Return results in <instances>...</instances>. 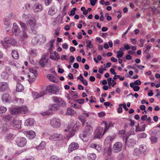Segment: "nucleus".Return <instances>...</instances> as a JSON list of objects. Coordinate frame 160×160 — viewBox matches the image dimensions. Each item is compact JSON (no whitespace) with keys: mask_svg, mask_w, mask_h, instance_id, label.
I'll list each match as a JSON object with an SVG mask.
<instances>
[{"mask_svg":"<svg viewBox=\"0 0 160 160\" xmlns=\"http://www.w3.org/2000/svg\"><path fill=\"white\" fill-rule=\"evenodd\" d=\"M12 58L15 59H18L19 58V54L18 52L15 50H13L11 52Z\"/></svg>","mask_w":160,"mask_h":160,"instance_id":"nucleus-29","label":"nucleus"},{"mask_svg":"<svg viewBox=\"0 0 160 160\" xmlns=\"http://www.w3.org/2000/svg\"><path fill=\"white\" fill-rule=\"evenodd\" d=\"M59 90V87L56 85L53 84L47 86L45 91H46V92H48L53 94H56V93L58 92Z\"/></svg>","mask_w":160,"mask_h":160,"instance_id":"nucleus-2","label":"nucleus"},{"mask_svg":"<svg viewBox=\"0 0 160 160\" xmlns=\"http://www.w3.org/2000/svg\"><path fill=\"white\" fill-rule=\"evenodd\" d=\"M90 1L91 4L92 6H94L95 5L97 0H90Z\"/></svg>","mask_w":160,"mask_h":160,"instance_id":"nucleus-58","label":"nucleus"},{"mask_svg":"<svg viewBox=\"0 0 160 160\" xmlns=\"http://www.w3.org/2000/svg\"><path fill=\"white\" fill-rule=\"evenodd\" d=\"M15 100L16 101L17 103L19 105H21L23 104L24 102V100L22 99L18 98H16L15 99Z\"/></svg>","mask_w":160,"mask_h":160,"instance_id":"nucleus-44","label":"nucleus"},{"mask_svg":"<svg viewBox=\"0 0 160 160\" xmlns=\"http://www.w3.org/2000/svg\"><path fill=\"white\" fill-rule=\"evenodd\" d=\"M146 126L145 124H143L140 127L139 125L136 126L135 128L136 132H142L145 130Z\"/></svg>","mask_w":160,"mask_h":160,"instance_id":"nucleus-31","label":"nucleus"},{"mask_svg":"<svg viewBox=\"0 0 160 160\" xmlns=\"http://www.w3.org/2000/svg\"><path fill=\"white\" fill-rule=\"evenodd\" d=\"M2 98L3 101L8 102L11 100V97L8 93H4L2 95Z\"/></svg>","mask_w":160,"mask_h":160,"instance_id":"nucleus-21","label":"nucleus"},{"mask_svg":"<svg viewBox=\"0 0 160 160\" xmlns=\"http://www.w3.org/2000/svg\"><path fill=\"white\" fill-rule=\"evenodd\" d=\"M19 23L23 31H26L27 29V28L25 24L21 21L19 22Z\"/></svg>","mask_w":160,"mask_h":160,"instance_id":"nucleus-43","label":"nucleus"},{"mask_svg":"<svg viewBox=\"0 0 160 160\" xmlns=\"http://www.w3.org/2000/svg\"><path fill=\"white\" fill-rule=\"evenodd\" d=\"M75 134V133L74 132L72 131L70 132L69 134L67 135V138H68V140L69 139L73 137Z\"/></svg>","mask_w":160,"mask_h":160,"instance_id":"nucleus-49","label":"nucleus"},{"mask_svg":"<svg viewBox=\"0 0 160 160\" xmlns=\"http://www.w3.org/2000/svg\"><path fill=\"white\" fill-rule=\"evenodd\" d=\"M20 108L19 107L12 108L9 110L10 113L13 115H17L20 114Z\"/></svg>","mask_w":160,"mask_h":160,"instance_id":"nucleus-15","label":"nucleus"},{"mask_svg":"<svg viewBox=\"0 0 160 160\" xmlns=\"http://www.w3.org/2000/svg\"><path fill=\"white\" fill-rule=\"evenodd\" d=\"M23 133L29 139H32L36 136L35 132L32 130L24 131Z\"/></svg>","mask_w":160,"mask_h":160,"instance_id":"nucleus-8","label":"nucleus"},{"mask_svg":"<svg viewBox=\"0 0 160 160\" xmlns=\"http://www.w3.org/2000/svg\"><path fill=\"white\" fill-rule=\"evenodd\" d=\"M46 94V92L45 90H43L41 91L39 93L36 92H32V95L34 98H37L43 96Z\"/></svg>","mask_w":160,"mask_h":160,"instance_id":"nucleus-13","label":"nucleus"},{"mask_svg":"<svg viewBox=\"0 0 160 160\" xmlns=\"http://www.w3.org/2000/svg\"><path fill=\"white\" fill-rule=\"evenodd\" d=\"M33 8L35 12H39L42 9V6L41 4L36 3L34 5Z\"/></svg>","mask_w":160,"mask_h":160,"instance_id":"nucleus-19","label":"nucleus"},{"mask_svg":"<svg viewBox=\"0 0 160 160\" xmlns=\"http://www.w3.org/2000/svg\"><path fill=\"white\" fill-rule=\"evenodd\" d=\"M87 47L89 48H91L93 47L91 41L90 40H88L86 42Z\"/></svg>","mask_w":160,"mask_h":160,"instance_id":"nucleus-46","label":"nucleus"},{"mask_svg":"<svg viewBox=\"0 0 160 160\" xmlns=\"http://www.w3.org/2000/svg\"><path fill=\"white\" fill-rule=\"evenodd\" d=\"M95 149H96L98 151H100L101 150V146L99 145H97Z\"/></svg>","mask_w":160,"mask_h":160,"instance_id":"nucleus-62","label":"nucleus"},{"mask_svg":"<svg viewBox=\"0 0 160 160\" xmlns=\"http://www.w3.org/2000/svg\"><path fill=\"white\" fill-rule=\"evenodd\" d=\"M114 138L111 136H108L105 140V142L108 143L109 145H111V142L114 140Z\"/></svg>","mask_w":160,"mask_h":160,"instance_id":"nucleus-34","label":"nucleus"},{"mask_svg":"<svg viewBox=\"0 0 160 160\" xmlns=\"http://www.w3.org/2000/svg\"><path fill=\"white\" fill-rule=\"evenodd\" d=\"M147 136V135L145 133H142L138 134L137 136V138H145Z\"/></svg>","mask_w":160,"mask_h":160,"instance_id":"nucleus-41","label":"nucleus"},{"mask_svg":"<svg viewBox=\"0 0 160 160\" xmlns=\"http://www.w3.org/2000/svg\"><path fill=\"white\" fill-rule=\"evenodd\" d=\"M7 110L6 107L1 106L0 107V114L5 113Z\"/></svg>","mask_w":160,"mask_h":160,"instance_id":"nucleus-42","label":"nucleus"},{"mask_svg":"<svg viewBox=\"0 0 160 160\" xmlns=\"http://www.w3.org/2000/svg\"><path fill=\"white\" fill-rule=\"evenodd\" d=\"M12 31L16 35H19L20 34V29L16 23H13V26L12 29Z\"/></svg>","mask_w":160,"mask_h":160,"instance_id":"nucleus-17","label":"nucleus"},{"mask_svg":"<svg viewBox=\"0 0 160 160\" xmlns=\"http://www.w3.org/2000/svg\"><path fill=\"white\" fill-rule=\"evenodd\" d=\"M76 112L71 108H67L66 112L65 113L66 115L72 116Z\"/></svg>","mask_w":160,"mask_h":160,"instance_id":"nucleus-25","label":"nucleus"},{"mask_svg":"<svg viewBox=\"0 0 160 160\" xmlns=\"http://www.w3.org/2000/svg\"><path fill=\"white\" fill-rule=\"evenodd\" d=\"M106 115L105 113L103 112H101L98 113V115L99 117L102 118L104 117Z\"/></svg>","mask_w":160,"mask_h":160,"instance_id":"nucleus-59","label":"nucleus"},{"mask_svg":"<svg viewBox=\"0 0 160 160\" xmlns=\"http://www.w3.org/2000/svg\"><path fill=\"white\" fill-rule=\"evenodd\" d=\"M74 58L73 56H71L70 57V60L69 61V63L71 64L72 62H74Z\"/></svg>","mask_w":160,"mask_h":160,"instance_id":"nucleus-61","label":"nucleus"},{"mask_svg":"<svg viewBox=\"0 0 160 160\" xmlns=\"http://www.w3.org/2000/svg\"><path fill=\"white\" fill-rule=\"evenodd\" d=\"M87 156L88 159L90 160H94L96 158V155L93 153H89Z\"/></svg>","mask_w":160,"mask_h":160,"instance_id":"nucleus-35","label":"nucleus"},{"mask_svg":"<svg viewBox=\"0 0 160 160\" xmlns=\"http://www.w3.org/2000/svg\"><path fill=\"white\" fill-rule=\"evenodd\" d=\"M12 118V117L11 115H8L2 118L3 120L6 122H7L10 120Z\"/></svg>","mask_w":160,"mask_h":160,"instance_id":"nucleus-39","label":"nucleus"},{"mask_svg":"<svg viewBox=\"0 0 160 160\" xmlns=\"http://www.w3.org/2000/svg\"><path fill=\"white\" fill-rule=\"evenodd\" d=\"M28 23L31 26L32 24H35V23H36V21L35 19L32 18L29 20L28 21Z\"/></svg>","mask_w":160,"mask_h":160,"instance_id":"nucleus-52","label":"nucleus"},{"mask_svg":"<svg viewBox=\"0 0 160 160\" xmlns=\"http://www.w3.org/2000/svg\"><path fill=\"white\" fill-rule=\"evenodd\" d=\"M136 143V141L133 139L127 138L126 139V144L128 147L134 146Z\"/></svg>","mask_w":160,"mask_h":160,"instance_id":"nucleus-18","label":"nucleus"},{"mask_svg":"<svg viewBox=\"0 0 160 160\" xmlns=\"http://www.w3.org/2000/svg\"><path fill=\"white\" fill-rule=\"evenodd\" d=\"M76 10V8H73L70 11V13L69 14V16H73L75 14V11Z\"/></svg>","mask_w":160,"mask_h":160,"instance_id":"nucleus-48","label":"nucleus"},{"mask_svg":"<svg viewBox=\"0 0 160 160\" xmlns=\"http://www.w3.org/2000/svg\"><path fill=\"white\" fill-rule=\"evenodd\" d=\"M57 12V9L54 7H52L49 8L48 12V14L53 15Z\"/></svg>","mask_w":160,"mask_h":160,"instance_id":"nucleus-27","label":"nucleus"},{"mask_svg":"<svg viewBox=\"0 0 160 160\" xmlns=\"http://www.w3.org/2000/svg\"><path fill=\"white\" fill-rule=\"evenodd\" d=\"M62 48L64 49H67L68 48V44L66 43H64L62 45Z\"/></svg>","mask_w":160,"mask_h":160,"instance_id":"nucleus-64","label":"nucleus"},{"mask_svg":"<svg viewBox=\"0 0 160 160\" xmlns=\"http://www.w3.org/2000/svg\"><path fill=\"white\" fill-rule=\"evenodd\" d=\"M78 125H75L72 128L71 130V131L74 132L78 130Z\"/></svg>","mask_w":160,"mask_h":160,"instance_id":"nucleus-53","label":"nucleus"},{"mask_svg":"<svg viewBox=\"0 0 160 160\" xmlns=\"http://www.w3.org/2000/svg\"><path fill=\"white\" fill-rule=\"evenodd\" d=\"M77 102L80 104H83L84 102V99H78L76 100Z\"/></svg>","mask_w":160,"mask_h":160,"instance_id":"nucleus-55","label":"nucleus"},{"mask_svg":"<svg viewBox=\"0 0 160 160\" xmlns=\"http://www.w3.org/2000/svg\"><path fill=\"white\" fill-rule=\"evenodd\" d=\"M62 135L55 133L51 136L49 139L51 141H58L62 139Z\"/></svg>","mask_w":160,"mask_h":160,"instance_id":"nucleus-11","label":"nucleus"},{"mask_svg":"<svg viewBox=\"0 0 160 160\" xmlns=\"http://www.w3.org/2000/svg\"><path fill=\"white\" fill-rule=\"evenodd\" d=\"M10 64L11 65H14L17 67H19V63H18L17 62L15 61H14L13 62H10Z\"/></svg>","mask_w":160,"mask_h":160,"instance_id":"nucleus-56","label":"nucleus"},{"mask_svg":"<svg viewBox=\"0 0 160 160\" xmlns=\"http://www.w3.org/2000/svg\"><path fill=\"white\" fill-rule=\"evenodd\" d=\"M124 51V49L123 48L121 47L120 48L119 51L117 52V57L118 58H122L124 54V52L123 51Z\"/></svg>","mask_w":160,"mask_h":160,"instance_id":"nucleus-28","label":"nucleus"},{"mask_svg":"<svg viewBox=\"0 0 160 160\" xmlns=\"http://www.w3.org/2000/svg\"><path fill=\"white\" fill-rule=\"evenodd\" d=\"M146 148L143 146H141L140 147L139 151L141 153H143L146 151Z\"/></svg>","mask_w":160,"mask_h":160,"instance_id":"nucleus-45","label":"nucleus"},{"mask_svg":"<svg viewBox=\"0 0 160 160\" xmlns=\"http://www.w3.org/2000/svg\"><path fill=\"white\" fill-rule=\"evenodd\" d=\"M112 148L111 144L109 145L108 146L104 148L103 151V155L105 156H110L112 154Z\"/></svg>","mask_w":160,"mask_h":160,"instance_id":"nucleus-12","label":"nucleus"},{"mask_svg":"<svg viewBox=\"0 0 160 160\" xmlns=\"http://www.w3.org/2000/svg\"><path fill=\"white\" fill-rule=\"evenodd\" d=\"M29 70L31 73L33 74L35 77H37L38 76V71L34 69L30 68L29 69Z\"/></svg>","mask_w":160,"mask_h":160,"instance_id":"nucleus-38","label":"nucleus"},{"mask_svg":"<svg viewBox=\"0 0 160 160\" xmlns=\"http://www.w3.org/2000/svg\"><path fill=\"white\" fill-rule=\"evenodd\" d=\"M27 142V139L23 137L18 138L16 141L17 144L20 147H22L25 146Z\"/></svg>","mask_w":160,"mask_h":160,"instance_id":"nucleus-5","label":"nucleus"},{"mask_svg":"<svg viewBox=\"0 0 160 160\" xmlns=\"http://www.w3.org/2000/svg\"><path fill=\"white\" fill-rule=\"evenodd\" d=\"M108 84L110 88L111 87H113L115 86L117 82L116 81H115L114 80H112L111 78H108L107 79Z\"/></svg>","mask_w":160,"mask_h":160,"instance_id":"nucleus-23","label":"nucleus"},{"mask_svg":"<svg viewBox=\"0 0 160 160\" xmlns=\"http://www.w3.org/2000/svg\"><path fill=\"white\" fill-rule=\"evenodd\" d=\"M119 106H122L126 111L128 110V108L127 107L126 103L125 102H123L122 104H120L119 105Z\"/></svg>","mask_w":160,"mask_h":160,"instance_id":"nucleus-54","label":"nucleus"},{"mask_svg":"<svg viewBox=\"0 0 160 160\" xmlns=\"http://www.w3.org/2000/svg\"><path fill=\"white\" fill-rule=\"evenodd\" d=\"M30 28L32 31H36L38 28L36 25V23H35V24H32V25L30 26Z\"/></svg>","mask_w":160,"mask_h":160,"instance_id":"nucleus-50","label":"nucleus"},{"mask_svg":"<svg viewBox=\"0 0 160 160\" xmlns=\"http://www.w3.org/2000/svg\"><path fill=\"white\" fill-rule=\"evenodd\" d=\"M50 160H62V159L58 158L57 156L52 155L51 157Z\"/></svg>","mask_w":160,"mask_h":160,"instance_id":"nucleus-51","label":"nucleus"},{"mask_svg":"<svg viewBox=\"0 0 160 160\" xmlns=\"http://www.w3.org/2000/svg\"><path fill=\"white\" fill-rule=\"evenodd\" d=\"M79 147L78 143L75 142L72 143L69 146L68 152H70L72 151L78 149Z\"/></svg>","mask_w":160,"mask_h":160,"instance_id":"nucleus-16","label":"nucleus"},{"mask_svg":"<svg viewBox=\"0 0 160 160\" xmlns=\"http://www.w3.org/2000/svg\"><path fill=\"white\" fill-rule=\"evenodd\" d=\"M103 124L105 125L104 133H105L108 130L109 128L113 127H114V123L112 122H109L108 125L107 122L106 121H103L101 122V124Z\"/></svg>","mask_w":160,"mask_h":160,"instance_id":"nucleus-10","label":"nucleus"},{"mask_svg":"<svg viewBox=\"0 0 160 160\" xmlns=\"http://www.w3.org/2000/svg\"><path fill=\"white\" fill-rule=\"evenodd\" d=\"M34 123V121L32 118H28L27 119L24 123V125L28 126L32 125Z\"/></svg>","mask_w":160,"mask_h":160,"instance_id":"nucleus-26","label":"nucleus"},{"mask_svg":"<svg viewBox=\"0 0 160 160\" xmlns=\"http://www.w3.org/2000/svg\"><path fill=\"white\" fill-rule=\"evenodd\" d=\"M5 42L7 44L15 45L17 44L15 40L10 37H6L4 39Z\"/></svg>","mask_w":160,"mask_h":160,"instance_id":"nucleus-14","label":"nucleus"},{"mask_svg":"<svg viewBox=\"0 0 160 160\" xmlns=\"http://www.w3.org/2000/svg\"><path fill=\"white\" fill-rule=\"evenodd\" d=\"M52 111L50 109L47 111L43 112L41 113V114L43 116H48L52 114Z\"/></svg>","mask_w":160,"mask_h":160,"instance_id":"nucleus-37","label":"nucleus"},{"mask_svg":"<svg viewBox=\"0 0 160 160\" xmlns=\"http://www.w3.org/2000/svg\"><path fill=\"white\" fill-rule=\"evenodd\" d=\"M46 145V142L44 141H42L36 148L38 150L43 149L45 148Z\"/></svg>","mask_w":160,"mask_h":160,"instance_id":"nucleus-32","label":"nucleus"},{"mask_svg":"<svg viewBox=\"0 0 160 160\" xmlns=\"http://www.w3.org/2000/svg\"><path fill=\"white\" fill-rule=\"evenodd\" d=\"M91 114V112L85 111L78 117V119L80 120L83 125H84L86 121V118L89 117Z\"/></svg>","mask_w":160,"mask_h":160,"instance_id":"nucleus-6","label":"nucleus"},{"mask_svg":"<svg viewBox=\"0 0 160 160\" xmlns=\"http://www.w3.org/2000/svg\"><path fill=\"white\" fill-rule=\"evenodd\" d=\"M25 31H23L22 32V34L20 35V37L22 40H24L27 39L28 37V36L26 34Z\"/></svg>","mask_w":160,"mask_h":160,"instance_id":"nucleus-36","label":"nucleus"},{"mask_svg":"<svg viewBox=\"0 0 160 160\" xmlns=\"http://www.w3.org/2000/svg\"><path fill=\"white\" fill-rule=\"evenodd\" d=\"M9 89V85L6 82H0V92H3Z\"/></svg>","mask_w":160,"mask_h":160,"instance_id":"nucleus-9","label":"nucleus"},{"mask_svg":"<svg viewBox=\"0 0 160 160\" xmlns=\"http://www.w3.org/2000/svg\"><path fill=\"white\" fill-rule=\"evenodd\" d=\"M150 140L152 143H155L157 142L158 139L156 137L153 136L151 137Z\"/></svg>","mask_w":160,"mask_h":160,"instance_id":"nucleus-47","label":"nucleus"},{"mask_svg":"<svg viewBox=\"0 0 160 160\" xmlns=\"http://www.w3.org/2000/svg\"><path fill=\"white\" fill-rule=\"evenodd\" d=\"M20 108L21 111H20V113L25 114L28 112L29 111V110L26 106H22Z\"/></svg>","mask_w":160,"mask_h":160,"instance_id":"nucleus-30","label":"nucleus"},{"mask_svg":"<svg viewBox=\"0 0 160 160\" xmlns=\"http://www.w3.org/2000/svg\"><path fill=\"white\" fill-rule=\"evenodd\" d=\"M59 107V105L58 104H55L52 105L51 107V110L55 111L58 109Z\"/></svg>","mask_w":160,"mask_h":160,"instance_id":"nucleus-40","label":"nucleus"},{"mask_svg":"<svg viewBox=\"0 0 160 160\" xmlns=\"http://www.w3.org/2000/svg\"><path fill=\"white\" fill-rule=\"evenodd\" d=\"M13 126L16 128L19 129L21 127V121L17 119H14L13 121Z\"/></svg>","mask_w":160,"mask_h":160,"instance_id":"nucleus-20","label":"nucleus"},{"mask_svg":"<svg viewBox=\"0 0 160 160\" xmlns=\"http://www.w3.org/2000/svg\"><path fill=\"white\" fill-rule=\"evenodd\" d=\"M50 124L53 128H59L61 125V121L60 119L57 118H53L50 120Z\"/></svg>","mask_w":160,"mask_h":160,"instance_id":"nucleus-3","label":"nucleus"},{"mask_svg":"<svg viewBox=\"0 0 160 160\" xmlns=\"http://www.w3.org/2000/svg\"><path fill=\"white\" fill-rule=\"evenodd\" d=\"M103 128L102 127H99L97 129L95 132L94 137L95 138H102L105 133H104Z\"/></svg>","mask_w":160,"mask_h":160,"instance_id":"nucleus-4","label":"nucleus"},{"mask_svg":"<svg viewBox=\"0 0 160 160\" xmlns=\"http://www.w3.org/2000/svg\"><path fill=\"white\" fill-rule=\"evenodd\" d=\"M105 16L107 18V19L108 21H110L112 19V18L109 15L108 13H106L105 14Z\"/></svg>","mask_w":160,"mask_h":160,"instance_id":"nucleus-60","label":"nucleus"},{"mask_svg":"<svg viewBox=\"0 0 160 160\" xmlns=\"http://www.w3.org/2000/svg\"><path fill=\"white\" fill-rule=\"evenodd\" d=\"M24 89L23 86L19 83L17 84L16 91L17 92H21Z\"/></svg>","mask_w":160,"mask_h":160,"instance_id":"nucleus-33","label":"nucleus"},{"mask_svg":"<svg viewBox=\"0 0 160 160\" xmlns=\"http://www.w3.org/2000/svg\"><path fill=\"white\" fill-rule=\"evenodd\" d=\"M48 60V59L45 58H42L40 60L39 64L42 67H44L47 64Z\"/></svg>","mask_w":160,"mask_h":160,"instance_id":"nucleus-24","label":"nucleus"},{"mask_svg":"<svg viewBox=\"0 0 160 160\" xmlns=\"http://www.w3.org/2000/svg\"><path fill=\"white\" fill-rule=\"evenodd\" d=\"M52 98L54 102H58L60 101L59 99L56 97L53 96L52 97Z\"/></svg>","mask_w":160,"mask_h":160,"instance_id":"nucleus-57","label":"nucleus"},{"mask_svg":"<svg viewBox=\"0 0 160 160\" xmlns=\"http://www.w3.org/2000/svg\"><path fill=\"white\" fill-rule=\"evenodd\" d=\"M47 77L49 80L52 82H55L58 81L56 77L52 74H48L47 75Z\"/></svg>","mask_w":160,"mask_h":160,"instance_id":"nucleus-22","label":"nucleus"},{"mask_svg":"<svg viewBox=\"0 0 160 160\" xmlns=\"http://www.w3.org/2000/svg\"><path fill=\"white\" fill-rule=\"evenodd\" d=\"M122 143L117 142L115 143L113 147V150L114 152H118L121 151L122 148Z\"/></svg>","mask_w":160,"mask_h":160,"instance_id":"nucleus-7","label":"nucleus"},{"mask_svg":"<svg viewBox=\"0 0 160 160\" xmlns=\"http://www.w3.org/2000/svg\"><path fill=\"white\" fill-rule=\"evenodd\" d=\"M122 106H119L117 109V112L118 113H120L122 112Z\"/></svg>","mask_w":160,"mask_h":160,"instance_id":"nucleus-63","label":"nucleus"},{"mask_svg":"<svg viewBox=\"0 0 160 160\" xmlns=\"http://www.w3.org/2000/svg\"><path fill=\"white\" fill-rule=\"evenodd\" d=\"M93 132V128L90 125H87L85 128L83 133L80 135V138L84 142L88 141L90 136Z\"/></svg>","mask_w":160,"mask_h":160,"instance_id":"nucleus-1","label":"nucleus"}]
</instances>
